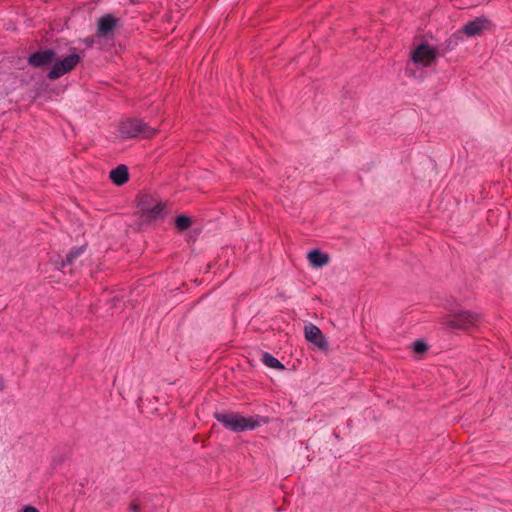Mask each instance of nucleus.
<instances>
[{"label":"nucleus","instance_id":"obj_1","mask_svg":"<svg viewBox=\"0 0 512 512\" xmlns=\"http://www.w3.org/2000/svg\"><path fill=\"white\" fill-rule=\"evenodd\" d=\"M480 321V315L468 310H455L448 314L444 320L443 325L451 330H468L477 325Z\"/></svg>","mask_w":512,"mask_h":512},{"label":"nucleus","instance_id":"obj_2","mask_svg":"<svg viewBox=\"0 0 512 512\" xmlns=\"http://www.w3.org/2000/svg\"><path fill=\"white\" fill-rule=\"evenodd\" d=\"M81 60V56L74 52L66 55L64 58H58L56 56V60L47 72V78L50 80H57L61 78L65 74L73 71Z\"/></svg>","mask_w":512,"mask_h":512},{"label":"nucleus","instance_id":"obj_3","mask_svg":"<svg viewBox=\"0 0 512 512\" xmlns=\"http://www.w3.org/2000/svg\"><path fill=\"white\" fill-rule=\"evenodd\" d=\"M119 132L123 138H134L138 136L150 138L156 133V129L150 127L141 119L132 118L120 124Z\"/></svg>","mask_w":512,"mask_h":512},{"label":"nucleus","instance_id":"obj_4","mask_svg":"<svg viewBox=\"0 0 512 512\" xmlns=\"http://www.w3.org/2000/svg\"><path fill=\"white\" fill-rule=\"evenodd\" d=\"M119 22L120 19L110 13L101 16L96 22V37L105 41H113Z\"/></svg>","mask_w":512,"mask_h":512},{"label":"nucleus","instance_id":"obj_5","mask_svg":"<svg viewBox=\"0 0 512 512\" xmlns=\"http://www.w3.org/2000/svg\"><path fill=\"white\" fill-rule=\"evenodd\" d=\"M56 60V51L52 48H40L27 57V64L34 69L51 68Z\"/></svg>","mask_w":512,"mask_h":512},{"label":"nucleus","instance_id":"obj_6","mask_svg":"<svg viewBox=\"0 0 512 512\" xmlns=\"http://www.w3.org/2000/svg\"><path fill=\"white\" fill-rule=\"evenodd\" d=\"M438 58L434 46L421 42L411 52V60L414 64L430 67Z\"/></svg>","mask_w":512,"mask_h":512},{"label":"nucleus","instance_id":"obj_7","mask_svg":"<svg viewBox=\"0 0 512 512\" xmlns=\"http://www.w3.org/2000/svg\"><path fill=\"white\" fill-rule=\"evenodd\" d=\"M213 417L223 425V427L233 433L241 432L243 415L238 412L216 411Z\"/></svg>","mask_w":512,"mask_h":512},{"label":"nucleus","instance_id":"obj_8","mask_svg":"<svg viewBox=\"0 0 512 512\" xmlns=\"http://www.w3.org/2000/svg\"><path fill=\"white\" fill-rule=\"evenodd\" d=\"M305 338L317 346L322 351H327L329 348L327 339L323 332L316 325L309 323L304 327Z\"/></svg>","mask_w":512,"mask_h":512},{"label":"nucleus","instance_id":"obj_9","mask_svg":"<svg viewBox=\"0 0 512 512\" xmlns=\"http://www.w3.org/2000/svg\"><path fill=\"white\" fill-rule=\"evenodd\" d=\"M490 24L491 22L485 17H478L467 22L458 33L465 34L467 37L479 36L490 27Z\"/></svg>","mask_w":512,"mask_h":512},{"label":"nucleus","instance_id":"obj_10","mask_svg":"<svg viewBox=\"0 0 512 512\" xmlns=\"http://www.w3.org/2000/svg\"><path fill=\"white\" fill-rule=\"evenodd\" d=\"M461 40L462 35H460V33H454L453 35L448 37L444 42L435 45L434 48L436 50L438 58L443 57L446 55V53L454 50Z\"/></svg>","mask_w":512,"mask_h":512},{"label":"nucleus","instance_id":"obj_11","mask_svg":"<svg viewBox=\"0 0 512 512\" xmlns=\"http://www.w3.org/2000/svg\"><path fill=\"white\" fill-rule=\"evenodd\" d=\"M241 421V432H244L247 430H254L260 427L262 424H267L269 423L270 419L267 416L253 415L249 417L243 416Z\"/></svg>","mask_w":512,"mask_h":512},{"label":"nucleus","instance_id":"obj_12","mask_svg":"<svg viewBox=\"0 0 512 512\" xmlns=\"http://www.w3.org/2000/svg\"><path fill=\"white\" fill-rule=\"evenodd\" d=\"M166 203L158 201L156 204H153V207L142 216L144 221L153 222L157 220H162L166 216Z\"/></svg>","mask_w":512,"mask_h":512},{"label":"nucleus","instance_id":"obj_13","mask_svg":"<svg viewBox=\"0 0 512 512\" xmlns=\"http://www.w3.org/2000/svg\"><path fill=\"white\" fill-rule=\"evenodd\" d=\"M109 178L117 186H122L129 180V171L126 165L120 164L112 169Z\"/></svg>","mask_w":512,"mask_h":512},{"label":"nucleus","instance_id":"obj_14","mask_svg":"<svg viewBox=\"0 0 512 512\" xmlns=\"http://www.w3.org/2000/svg\"><path fill=\"white\" fill-rule=\"evenodd\" d=\"M308 261L313 268H322L327 265L330 257L319 249H313L308 253Z\"/></svg>","mask_w":512,"mask_h":512},{"label":"nucleus","instance_id":"obj_15","mask_svg":"<svg viewBox=\"0 0 512 512\" xmlns=\"http://www.w3.org/2000/svg\"><path fill=\"white\" fill-rule=\"evenodd\" d=\"M158 199L151 194L141 193L137 196V207L141 211L142 216L146 214L156 204Z\"/></svg>","mask_w":512,"mask_h":512},{"label":"nucleus","instance_id":"obj_16","mask_svg":"<svg viewBox=\"0 0 512 512\" xmlns=\"http://www.w3.org/2000/svg\"><path fill=\"white\" fill-rule=\"evenodd\" d=\"M85 251V246L73 247L67 253L65 259L60 262H56L59 269H64L66 266L72 265L74 261Z\"/></svg>","mask_w":512,"mask_h":512},{"label":"nucleus","instance_id":"obj_17","mask_svg":"<svg viewBox=\"0 0 512 512\" xmlns=\"http://www.w3.org/2000/svg\"><path fill=\"white\" fill-rule=\"evenodd\" d=\"M261 361L267 367H270V368H273L276 370H284L285 369V366L269 352H264L262 354Z\"/></svg>","mask_w":512,"mask_h":512},{"label":"nucleus","instance_id":"obj_18","mask_svg":"<svg viewBox=\"0 0 512 512\" xmlns=\"http://www.w3.org/2000/svg\"><path fill=\"white\" fill-rule=\"evenodd\" d=\"M191 224H192L191 218L184 214L178 215L175 218V227L179 231L187 230L191 226Z\"/></svg>","mask_w":512,"mask_h":512},{"label":"nucleus","instance_id":"obj_19","mask_svg":"<svg viewBox=\"0 0 512 512\" xmlns=\"http://www.w3.org/2000/svg\"><path fill=\"white\" fill-rule=\"evenodd\" d=\"M412 349L416 354H423L428 350V345L424 340H416L412 344Z\"/></svg>","mask_w":512,"mask_h":512},{"label":"nucleus","instance_id":"obj_20","mask_svg":"<svg viewBox=\"0 0 512 512\" xmlns=\"http://www.w3.org/2000/svg\"><path fill=\"white\" fill-rule=\"evenodd\" d=\"M144 499H145V496H143V498L137 497L136 499H134L128 507L129 511L130 512H140Z\"/></svg>","mask_w":512,"mask_h":512},{"label":"nucleus","instance_id":"obj_21","mask_svg":"<svg viewBox=\"0 0 512 512\" xmlns=\"http://www.w3.org/2000/svg\"><path fill=\"white\" fill-rule=\"evenodd\" d=\"M96 39H98L96 37V33L94 35H91V36H88L84 39H82L81 41L85 44V46L87 48H92L94 46V44L96 43Z\"/></svg>","mask_w":512,"mask_h":512},{"label":"nucleus","instance_id":"obj_22","mask_svg":"<svg viewBox=\"0 0 512 512\" xmlns=\"http://www.w3.org/2000/svg\"><path fill=\"white\" fill-rule=\"evenodd\" d=\"M21 512H40L36 507L32 505H26Z\"/></svg>","mask_w":512,"mask_h":512},{"label":"nucleus","instance_id":"obj_23","mask_svg":"<svg viewBox=\"0 0 512 512\" xmlns=\"http://www.w3.org/2000/svg\"><path fill=\"white\" fill-rule=\"evenodd\" d=\"M132 4H136L139 2V0H129Z\"/></svg>","mask_w":512,"mask_h":512},{"label":"nucleus","instance_id":"obj_24","mask_svg":"<svg viewBox=\"0 0 512 512\" xmlns=\"http://www.w3.org/2000/svg\"><path fill=\"white\" fill-rule=\"evenodd\" d=\"M4 388V385L3 383L0 381V390H2Z\"/></svg>","mask_w":512,"mask_h":512}]
</instances>
